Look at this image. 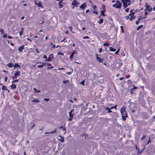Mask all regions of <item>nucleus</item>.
Instances as JSON below:
<instances>
[{
	"mask_svg": "<svg viewBox=\"0 0 155 155\" xmlns=\"http://www.w3.org/2000/svg\"><path fill=\"white\" fill-rule=\"evenodd\" d=\"M146 135H143L141 138V140H143L146 137Z\"/></svg>",
	"mask_w": 155,
	"mask_h": 155,
	"instance_id": "28",
	"label": "nucleus"
},
{
	"mask_svg": "<svg viewBox=\"0 0 155 155\" xmlns=\"http://www.w3.org/2000/svg\"><path fill=\"white\" fill-rule=\"evenodd\" d=\"M43 58H45L46 59H47V56L46 55H44L43 57Z\"/></svg>",
	"mask_w": 155,
	"mask_h": 155,
	"instance_id": "51",
	"label": "nucleus"
},
{
	"mask_svg": "<svg viewBox=\"0 0 155 155\" xmlns=\"http://www.w3.org/2000/svg\"><path fill=\"white\" fill-rule=\"evenodd\" d=\"M45 61H52V60L51 59V57H50L49 56L48 58L45 60Z\"/></svg>",
	"mask_w": 155,
	"mask_h": 155,
	"instance_id": "22",
	"label": "nucleus"
},
{
	"mask_svg": "<svg viewBox=\"0 0 155 155\" xmlns=\"http://www.w3.org/2000/svg\"><path fill=\"white\" fill-rule=\"evenodd\" d=\"M31 101L32 102L36 103H38L40 102V101H39L38 99H34V100H32Z\"/></svg>",
	"mask_w": 155,
	"mask_h": 155,
	"instance_id": "23",
	"label": "nucleus"
},
{
	"mask_svg": "<svg viewBox=\"0 0 155 155\" xmlns=\"http://www.w3.org/2000/svg\"><path fill=\"white\" fill-rule=\"evenodd\" d=\"M134 12H131L129 14V16H134Z\"/></svg>",
	"mask_w": 155,
	"mask_h": 155,
	"instance_id": "25",
	"label": "nucleus"
},
{
	"mask_svg": "<svg viewBox=\"0 0 155 155\" xmlns=\"http://www.w3.org/2000/svg\"><path fill=\"white\" fill-rule=\"evenodd\" d=\"M14 69H15L16 68H17L18 69L21 68L20 66L18 63H15L14 66Z\"/></svg>",
	"mask_w": 155,
	"mask_h": 155,
	"instance_id": "13",
	"label": "nucleus"
},
{
	"mask_svg": "<svg viewBox=\"0 0 155 155\" xmlns=\"http://www.w3.org/2000/svg\"><path fill=\"white\" fill-rule=\"evenodd\" d=\"M137 87H135V86H134V87H133V88H132L131 90V91H130V92L131 93L132 92V91H133V90L134 89H137Z\"/></svg>",
	"mask_w": 155,
	"mask_h": 155,
	"instance_id": "27",
	"label": "nucleus"
},
{
	"mask_svg": "<svg viewBox=\"0 0 155 155\" xmlns=\"http://www.w3.org/2000/svg\"><path fill=\"white\" fill-rule=\"evenodd\" d=\"M54 68V67L53 66H52V67H48L47 68V69H48V70H49L50 69H51V68Z\"/></svg>",
	"mask_w": 155,
	"mask_h": 155,
	"instance_id": "49",
	"label": "nucleus"
},
{
	"mask_svg": "<svg viewBox=\"0 0 155 155\" xmlns=\"http://www.w3.org/2000/svg\"><path fill=\"white\" fill-rule=\"evenodd\" d=\"M2 89L3 91H5L7 90V88L5 86L3 85Z\"/></svg>",
	"mask_w": 155,
	"mask_h": 155,
	"instance_id": "18",
	"label": "nucleus"
},
{
	"mask_svg": "<svg viewBox=\"0 0 155 155\" xmlns=\"http://www.w3.org/2000/svg\"><path fill=\"white\" fill-rule=\"evenodd\" d=\"M103 21H104L103 19L102 18H101L100 19V20L98 21V23L99 24H101L103 23Z\"/></svg>",
	"mask_w": 155,
	"mask_h": 155,
	"instance_id": "21",
	"label": "nucleus"
},
{
	"mask_svg": "<svg viewBox=\"0 0 155 155\" xmlns=\"http://www.w3.org/2000/svg\"><path fill=\"white\" fill-rule=\"evenodd\" d=\"M112 6L117 8H120L122 6V4L119 1H117L116 3L113 5Z\"/></svg>",
	"mask_w": 155,
	"mask_h": 155,
	"instance_id": "3",
	"label": "nucleus"
},
{
	"mask_svg": "<svg viewBox=\"0 0 155 155\" xmlns=\"http://www.w3.org/2000/svg\"><path fill=\"white\" fill-rule=\"evenodd\" d=\"M120 112L121 114L122 115V118L123 121L126 120V118L127 117V113L126 111V108L125 107H122L120 109Z\"/></svg>",
	"mask_w": 155,
	"mask_h": 155,
	"instance_id": "1",
	"label": "nucleus"
},
{
	"mask_svg": "<svg viewBox=\"0 0 155 155\" xmlns=\"http://www.w3.org/2000/svg\"><path fill=\"white\" fill-rule=\"evenodd\" d=\"M103 45L104 46H109L110 45L107 43H104Z\"/></svg>",
	"mask_w": 155,
	"mask_h": 155,
	"instance_id": "34",
	"label": "nucleus"
},
{
	"mask_svg": "<svg viewBox=\"0 0 155 155\" xmlns=\"http://www.w3.org/2000/svg\"><path fill=\"white\" fill-rule=\"evenodd\" d=\"M117 106V105H116L115 106H114V107H112L110 108V109H112V108H116Z\"/></svg>",
	"mask_w": 155,
	"mask_h": 155,
	"instance_id": "55",
	"label": "nucleus"
},
{
	"mask_svg": "<svg viewBox=\"0 0 155 155\" xmlns=\"http://www.w3.org/2000/svg\"><path fill=\"white\" fill-rule=\"evenodd\" d=\"M44 100L46 101H49L50 99H49L48 98H45L44 99Z\"/></svg>",
	"mask_w": 155,
	"mask_h": 155,
	"instance_id": "43",
	"label": "nucleus"
},
{
	"mask_svg": "<svg viewBox=\"0 0 155 155\" xmlns=\"http://www.w3.org/2000/svg\"><path fill=\"white\" fill-rule=\"evenodd\" d=\"M109 50L110 51L114 52L116 51V49L113 48V47H110L109 48Z\"/></svg>",
	"mask_w": 155,
	"mask_h": 155,
	"instance_id": "19",
	"label": "nucleus"
},
{
	"mask_svg": "<svg viewBox=\"0 0 155 155\" xmlns=\"http://www.w3.org/2000/svg\"><path fill=\"white\" fill-rule=\"evenodd\" d=\"M123 3V6L124 8L127 7L130 4V0H121Z\"/></svg>",
	"mask_w": 155,
	"mask_h": 155,
	"instance_id": "2",
	"label": "nucleus"
},
{
	"mask_svg": "<svg viewBox=\"0 0 155 155\" xmlns=\"http://www.w3.org/2000/svg\"><path fill=\"white\" fill-rule=\"evenodd\" d=\"M139 21H139V20H138L136 22V24L137 25V24L139 23Z\"/></svg>",
	"mask_w": 155,
	"mask_h": 155,
	"instance_id": "58",
	"label": "nucleus"
},
{
	"mask_svg": "<svg viewBox=\"0 0 155 155\" xmlns=\"http://www.w3.org/2000/svg\"><path fill=\"white\" fill-rule=\"evenodd\" d=\"M76 51H75V50H74V51H73V52H72V53L71 54V55L70 56V58L71 59H72V58H73V56H74V54H75V53H76Z\"/></svg>",
	"mask_w": 155,
	"mask_h": 155,
	"instance_id": "10",
	"label": "nucleus"
},
{
	"mask_svg": "<svg viewBox=\"0 0 155 155\" xmlns=\"http://www.w3.org/2000/svg\"><path fill=\"white\" fill-rule=\"evenodd\" d=\"M130 77V75H127L126 78H128Z\"/></svg>",
	"mask_w": 155,
	"mask_h": 155,
	"instance_id": "60",
	"label": "nucleus"
},
{
	"mask_svg": "<svg viewBox=\"0 0 155 155\" xmlns=\"http://www.w3.org/2000/svg\"><path fill=\"white\" fill-rule=\"evenodd\" d=\"M47 65L48 66H50L51 65V64L50 63H47Z\"/></svg>",
	"mask_w": 155,
	"mask_h": 155,
	"instance_id": "64",
	"label": "nucleus"
},
{
	"mask_svg": "<svg viewBox=\"0 0 155 155\" xmlns=\"http://www.w3.org/2000/svg\"><path fill=\"white\" fill-rule=\"evenodd\" d=\"M19 81V80L18 79H16V80L13 81H12V83H14L18 82Z\"/></svg>",
	"mask_w": 155,
	"mask_h": 155,
	"instance_id": "30",
	"label": "nucleus"
},
{
	"mask_svg": "<svg viewBox=\"0 0 155 155\" xmlns=\"http://www.w3.org/2000/svg\"><path fill=\"white\" fill-rule=\"evenodd\" d=\"M11 88L12 89H14L16 88L17 86L15 84L12 83V85H10Z\"/></svg>",
	"mask_w": 155,
	"mask_h": 155,
	"instance_id": "9",
	"label": "nucleus"
},
{
	"mask_svg": "<svg viewBox=\"0 0 155 155\" xmlns=\"http://www.w3.org/2000/svg\"><path fill=\"white\" fill-rule=\"evenodd\" d=\"M38 5L39 7H41V8H43V5L41 1H40L38 3Z\"/></svg>",
	"mask_w": 155,
	"mask_h": 155,
	"instance_id": "20",
	"label": "nucleus"
},
{
	"mask_svg": "<svg viewBox=\"0 0 155 155\" xmlns=\"http://www.w3.org/2000/svg\"><path fill=\"white\" fill-rule=\"evenodd\" d=\"M41 64H42V65H43V66H45V65H47V63H45V62H42L41 63Z\"/></svg>",
	"mask_w": 155,
	"mask_h": 155,
	"instance_id": "37",
	"label": "nucleus"
},
{
	"mask_svg": "<svg viewBox=\"0 0 155 155\" xmlns=\"http://www.w3.org/2000/svg\"><path fill=\"white\" fill-rule=\"evenodd\" d=\"M143 26L142 25H140L139 26V27H137V30H139L140 28H142V27Z\"/></svg>",
	"mask_w": 155,
	"mask_h": 155,
	"instance_id": "33",
	"label": "nucleus"
},
{
	"mask_svg": "<svg viewBox=\"0 0 155 155\" xmlns=\"http://www.w3.org/2000/svg\"><path fill=\"white\" fill-rule=\"evenodd\" d=\"M69 81V80L67 81H63V83L64 84H65L67 82H68Z\"/></svg>",
	"mask_w": 155,
	"mask_h": 155,
	"instance_id": "47",
	"label": "nucleus"
},
{
	"mask_svg": "<svg viewBox=\"0 0 155 155\" xmlns=\"http://www.w3.org/2000/svg\"><path fill=\"white\" fill-rule=\"evenodd\" d=\"M7 66L8 67L11 68L13 66V65L12 63L11 62L8 64Z\"/></svg>",
	"mask_w": 155,
	"mask_h": 155,
	"instance_id": "16",
	"label": "nucleus"
},
{
	"mask_svg": "<svg viewBox=\"0 0 155 155\" xmlns=\"http://www.w3.org/2000/svg\"><path fill=\"white\" fill-rule=\"evenodd\" d=\"M110 109H110L108 110L107 111V113H111L112 112V111L111 110H110Z\"/></svg>",
	"mask_w": 155,
	"mask_h": 155,
	"instance_id": "57",
	"label": "nucleus"
},
{
	"mask_svg": "<svg viewBox=\"0 0 155 155\" xmlns=\"http://www.w3.org/2000/svg\"><path fill=\"white\" fill-rule=\"evenodd\" d=\"M124 77H121L119 78V80L120 81H122L124 79Z\"/></svg>",
	"mask_w": 155,
	"mask_h": 155,
	"instance_id": "61",
	"label": "nucleus"
},
{
	"mask_svg": "<svg viewBox=\"0 0 155 155\" xmlns=\"http://www.w3.org/2000/svg\"><path fill=\"white\" fill-rule=\"evenodd\" d=\"M92 8L94 9H95L97 8V6L95 5H93L92 6Z\"/></svg>",
	"mask_w": 155,
	"mask_h": 155,
	"instance_id": "48",
	"label": "nucleus"
},
{
	"mask_svg": "<svg viewBox=\"0 0 155 155\" xmlns=\"http://www.w3.org/2000/svg\"><path fill=\"white\" fill-rule=\"evenodd\" d=\"M68 28L70 29V30L71 31V30L72 29V26H70Z\"/></svg>",
	"mask_w": 155,
	"mask_h": 155,
	"instance_id": "52",
	"label": "nucleus"
},
{
	"mask_svg": "<svg viewBox=\"0 0 155 155\" xmlns=\"http://www.w3.org/2000/svg\"><path fill=\"white\" fill-rule=\"evenodd\" d=\"M20 72L19 71H15V73L14 74V75H16L17 76H19L20 75Z\"/></svg>",
	"mask_w": 155,
	"mask_h": 155,
	"instance_id": "12",
	"label": "nucleus"
},
{
	"mask_svg": "<svg viewBox=\"0 0 155 155\" xmlns=\"http://www.w3.org/2000/svg\"><path fill=\"white\" fill-rule=\"evenodd\" d=\"M24 31H20L19 32V35H20V36H21L22 35H23V32Z\"/></svg>",
	"mask_w": 155,
	"mask_h": 155,
	"instance_id": "40",
	"label": "nucleus"
},
{
	"mask_svg": "<svg viewBox=\"0 0 155 155\" xmlns=\"http://www.w3.org/2000/svg\"><path fill=\"white\" fill-rule=\"evenodd\" d=\"M99 55L97 54H96V58L97 59V60L99 62H101L102 63H103V59L102 58L100 57H98Z\"/></svg>",
	"mask_w": 155,
	"mask_h": 155,
	"instance_id": "4",
	"label": "nucleus"
},
{
	"mask_svg": "<svg viewBox=\"0 0 155 155\" xmlns=\"http://www.w3.org/2000/svg\"><path fill=\"white\" fill-rule=\"evenodd\" d=\"M7 77L6 76V77H5V81H7Z\"/></svg>",
	"mask_w": 155,
	"mask_h": 155,
	"instance_id": "63",
	"label": "nucleus"
},
{
	"mask_svg": "<svg viewBox=\"0 0 155 155\" xmlns=\"http://www.w3.org/2000/svg\"><path fill=\"white\" fill-rule=\"evenodd\" d=\"M25 45H23L22 46L20 47L18 49L19 52H21L24 48Z\"/></svg>",
	"mask_w": 155,
	"mask_h": 155,
	"instance_id": "7",
	"label": "nucleus"
},
{
	"mask_svg": "<svg viewBox=\"0 0 155 155\" xmlns=\"http://www.w3.org/2000/svg\"><path fill=\"white\" fill-rule=\"evenodd\" d=\"M113 58L112 56H110L109 57V58L110 60H112Z\"/></svg>",
	"mask_w": 155,
	"mask_h": 155,
	"instance_id": "59",
	"label": "nucleus"
},
{
	"mask_svg": "<svg viewBox=\"0 0 155 155\" xmlns=\"http://www.w3.org/2000/svg\"><path fill=\"white\" fill-rule=\"evenodd\" d=\"M80 3L77 2V1L76 0H74L72 1L71 3V5H74L76 7H78V5Z\"/></svg>",
	"mask_w": 155,
	"mask_h": 155,
	"instance_id": "5",
	"label": "nucleus"
},
{
	"mask_svg": "<svg viewBox=\"0 0 155 155\" xmlns=\"http://www.w3.org/2000/svg\"><path fill=\"white\" fill-rule=\"evenodd\" d=\"M129 15L127 16H126L125 17V18H126V19L128 20V19H129Z\"/></svg>",
	"mask_w": 155,
	"mask_h": 155,
	"instance_id": "50",
	"label": "nucleus"
},
{
	"mask_svg": "<svg viewBox=\"0 0 155 155\" xmlns=\"http://www.w3.org/2000/svg\"><path fill=\"white\" fill-rule=\"evenodd\" d=\"M103 50V49H102V48H99V52H100V53H101V51Z\"/></svg>",
	"mask_w": 155,
	"mask_h": 155,
	"instance_id": "39",
	"label": "nucleus"
},
{
	"mask_svg": "<svg viewBox=\"0 0 155 155\" xmlns=\"http://www.w3.org/2000/svg\"><path fill=\"white\" fill-rule=\"evenodd\" d=\"M55 48V45L54 44L52 46V48Z\"/></svg>",
	"mask_w": 155,
	"mask_h": 155,
	"instance_id": "56",
	"label": "nucleus"
},
{
	"mask_svg": "<svg viewBox=\"0 0 155 155\" xmlns=\"http://www.w3.org/2000/svg\"><path fill=\"white\" fill-rule=\"evenodd\" d=\"M73 111V110H71L69 112V117H73V114H72V112Z\"/></svg>",
	"mask_w": 155,
	"mask_h": 155,
	"instance_id": "17",
	"label": "nucleus"
},
{
	"mask_svg": "<svg viewBox=\"0 0 155 155\" xmlns=\"http://www.w3.org/2000/svg\"><path fill=\"white\" fill-rule=\"evenodd\" d=\"M147 10L148 11L150 12L152 10V8H151L150 6L147 5L145 11H146Z\"/></svg>",
	"mask_w": 155,
	"mask_h": 155,
	"instance_id": "8",
	"label": "nucleus"
},
{
	"mask_svg": "<svg viewBox=\"0 0 155 155\" xmlns=\"http://www.w3.org/2000/svg\"><path fill=\"white\" fill-rule=\"evenodd\" d=\"M63 1V0H61V1L59 2V8H61L63 7V5L61 4V2Z\"/></svg>",
	"mask_w": 155,
	"mask_h": 155,
	"instance_id": "11",
	"label": "nucleus"
},
{
	"mask_svg": "<svg viewBox=\"0 0 155 155\" xmlns=\"http://www.w3.org/2000/svg\"><path fill=\"white\" fill-rule=\"evenodd\" d=\"M142 17L141 16H140L138 19V20H139V21H140L142 19Z\"/></svg>",
	"mask_w": 155,
	"mask_h": 155,
	"instance_id": "42",
	"label": "nucleus"
},
{
	"mask_svg": "<svg viewBox=\"0 0 155 155\" xmlns=\"http://www.w3.org/2000/svg\"><path fill=\"white\" fill-rule=\"evenodd\" d=\"M56 129L54 131H51L50 132H45V134H48L49 133H50V134H53V133H56Z\"/></svg>",
	"mask_w": 155,
	"mask_h": 155,
	"instance_id": "15",
	"label": "nucleus"
},
{
	"mask_svg": "<svg viewBox=\"0 0 155 155\" xmlns=\"http://www.w3.org/2000/svg\"><path fill=\"white\" fill-rule=\"evenodd\" d=\"M18 77L16 75H14V76L12 77V79L14 80L15 79H16Z\"/></svg>",
	"mask_w": 155,
	"mask_h": 155,
	"instance_id": "41",
	"label": "nucleus"
},
{
	"mask_svg": "<svg viewBox=\"0 0 155 155\" xmlns=\"http://www.w3.org/2000/svg\"><path fill=\"white\" fill-rule=\"evenodd\" d=\"M136 18V16H131L129 18V19L130 21H132L133 19Z\"/></svg>",
	"mask_w": 155,
	"mask_h": 155,
	"instance_id": "24",
	"label": "nucleus"
},
{
	"mask_svg": "<svg viewBox=\"0 0 155 155\" xmlns=\"http://www.w3.org/2000/svg\"><path fill=\"white\" fill-rule=\"evenodd\" d=\"M7 35L6 33H5L4 34L3 36V38H5L7 37Z\"/></svg>",
	"mask_w": 155,
	"mask_h": 155,
	"instance_id": "45",
	"label": "nucleus"
},
{
	"mask_svg": "<svg viewBox=\"0 0 155 155\" xmlns=\"http://www.w3.org/2000/svg\"><path fill=\"white\" fill-rule=\"evenodd\" d=\"M83 38L85 39H89V37L87 36H86L84 37H83Z\"/></svg>",
	"mask_w": 155,
	"mask_h": 155,
	"instance_id": "44",
	"label": "nucleus"
},
{
	"mask_svg": "<svg viewBox=\"0 0 155 155\" xmlns=\"http://www.w3.org/2000/svg\"><path fill=\"white\" fill-rule=\"evenodd\" d=\"M151 140L150 139V138L148 141L147 143H146V145H148L149 143L150 142Z\"/></svg>",
	"mask_w": 155,
	"mask_h": 155,
	"instance_id": "54",
	"label": "nucleus"
},
{
	"mask_svg": "<svg viewBox=\"0 0 155 155\" xmlns=\"http://www.w3.org/2000/svg\"><path fill=\"white\" fill-rule=\"evenodd\" d=\"M84 82H85V80H83L82 81H81V82H80V83L82 85H84L85 84H84Z\"/></svg>",
	"mask_w": 155,
	"mask_h": 155,
	"instance_id": "31",
	"label": "nucleus"
},
{
	"mask_svg": "<svg viewBox=\"0 0 155 155\" xmlns=\"http://www.w3.org/2000/svg\"><path fill=\"white\" fill-rule=\"evenodd\" d=\"M0 32H1L2 34H3L4 33V29H0Z\"/></svg>",
	"mask_w": 155,
	"mask_h": 155,
	"instance_id": "35",
	"label": "nucleus"
},
{
	"mask_svg": "<svg viewBox=\"0 0 155 155\" xmlns=\"http://www.w3.org/2000/svg\"><path fill=\"white\" fill-rule=\"evenodd\" d=\"M8 38L9 39H12V37L11 36H8Z\"/></svg>",
	"mask_w": 155,
	"mask_h": 155,
	"instance_id": "62",
	"label": "nucleus"
},
{
	"mask_svg": "<svg viewBox=\"0 0 155 155\" xmlns=\"http://www.w3.org/2000/svg\"><path fill=\"white\" fill-rule=\"evenodd\" d=\"M93 13L94 14H95L96 15H97L98 14V13L97 12V11L95 10H94V11L93 12Z\"/></svg>",
	"mask_w": 155,
	"mask_h": 155,
	"instance_id": "36",
	"label": "nucleus"
},
{
	"mask_svg": "<svg viewBox=\"0 0 155 155\" xmlns=\"http://www.w3.org/2000/svg\"><path fill=\"white\" fill-rule=\"evenodd\" d=\"M102 6L103 7V9L102 11H101V12H106L105 6L104 5H102Z\"/></svg>",
	"mask_w": 155,
	"mask_h": 155,
	"instance_id": "26",
	"label": "nucleus"
},
{
	"mask_svg": "<svg viewBox=\"0 0 155 155\" xmlns=\"http://www.w3.org/2000/svg\"><path fill=\"white\" fill-rule=\"evenodd\" d=\"M120 28L121 29V31L123 32V33H124V29L123 27L122 26H120Z\"/></svg>",
	"mask_w": 155,
	"mask_h": 155,
	"instance_id": "32",
	"label": "nucleus"
},
{
	"mask_svg": "<svg viewBox=\"0 0 155 155\" xmlns=\"http://www.w3.org/2000/svg\"><path fill=\"white\" fill-rule=\"evenodd\" d=\"M105 16V15L104 14V12H101V15L99 16V18H100L102 17L103 18V17Z\"/></svg>",
	"mask_w": 155,
	"mask_h": 155,
	"instance_id": "14",
	"label": "nucleus"
},
{
	"mask_svg": "<svg viewBox=\"0 0 155 155\" xmlns=\"http://www.w3.org/2000/svg\"><path fill=\"white\" fill-rule=\"evenodd\" d=\"M87 7L86 3H84L82 4L80 7V8L83 9H84L85 8Z\"/></svg>",
	"mask_w": 155,
	"mask_h": 155,
	"instance_id": "6",
	"label": "nucleus"
},
{
	"mask_svg": "<svg viewBox=\"0 0 155 155\" xmlns=\"http://www.w3.org/2000/svg\"><path fill=\"white\" fill-rule=\"evenodd\" d=\"M129 8H127L125 9V11L127 12H129Z\"/></svg>",
	"mask_w": 155,
	"mask_h": 155,
	"instance_id": "38",
	"label": "nucleus"
},
{
	"mask_svg": "<svg viewBox=\"0 0 155 155\" xmlns=\"http://www.w3.org/2000/svg\"><path fill=\"white\" fill-rule=\"evenodd\" d=\"M43 67V65H38V66L37 67L38 68H42Z\"/></svg>",
	"mask_w": 155,
	"mask_h": 155,
	"instance_id": "46",
	"label": "nucleus"
},
{
	"mask_svg": "<svg viewBox=\"0 0 155 155\" xmlns=\"http://www.w3.org/2000/svg\"><path fill=\"white\" fill-rule=\"evenodd\" d=\"M58 55H64V54L62 52H59L58 53Z\"/></svg>",
	"mask_w": 155,
	"mask_h": 155,
	"instance_id": "29",
	"label": "nucleus"
},
{
	"mask_svg": "<svg viewBox=\"0 0 155 155\" xmlns=\"http://www.w3.org/2000/svg\"><path fill=\"white\" fill-rule=\"evenodd\" d=\"M119 51V49H118L117 51L115 52V54H117L118 52Z\"/></svg>",
	"mask_w": 155,
	"mask_h": 155,
	"instance_id": "53",
	"label": "nucleus"
}]
</instances>
